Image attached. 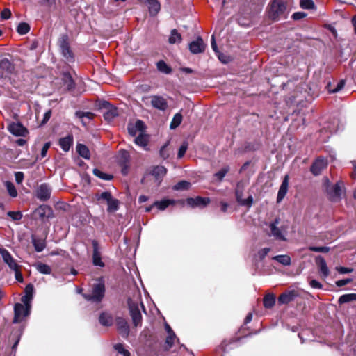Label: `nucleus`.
<instances>
[{
    "mask_svg": "<svg viewBox=\"0 0 356 356\" xmlns=\"http://www.w3.org/2000/svg\"><path fill=\"white\" fill-rule=\"evenodd\" d=\"M300 6L305 9L313 8L314 2L312 0H300Z\"/></svg>",
    "mask_w": 356,
    "mask_h": 356,
    "instance_id": "obj_54",
    "label": "nucleus"
},
{
    "mask_svg": "<svg viewBox=\"0 0 356 356\" xmlns=\"http://www.w3.org/2000/svg\"><path fill=\"white\" fill-rule=\"evenodd\" d=\"M229 166H225V167L222 168L218 172H216L214 174V177L218 180L222 181L223 179V178L225 177V176L226 175V174L229 172Z\"/></svg>",
    "mask_w": 356,
    "mask_h": 356,
    "instance_id": "obj_48",
    "label": "nucleus"
},
{
    "mask_svg": "<svg viewBox=\"0 0 356 356\" xmlns=\"http://www.w3.org/2000/svg\"><path fill=\"white\" fill-rule=\"evenodd\" d=\"M191 187V183L187 181H181L173 186V190L175 191H184L188 190Z\"/></svg>",
    "mask_w": 356,
    "mask_h": 356,
    "instance_id": "obj_42",
    "label": "nucleus"
},
{
    "mask_svg": "<svg viewBox=\"0 0 356 356\" xmlns=\"http://www.w3.org/2000/svg\"><path fill=\"white\" fill-rule=\"evenodd\" d=\"M76 151L78 154L85 159H89L90 154L88 147L83 144H78L76 146Z\"/></svg>",
    "mask_w": 356,
    "mask_h": 356,
    "instance_id": "obj_32",
    "label": "nucleus"
},
{
    "mask_svg": "<svg viewBox=\"0 0 356 356\" xmlns=\"http://www.w3.org/2000/svg\"><path fill=\"white\" fill-rule=\"evenodd\" d=\"M356 300V293H347L341 296L339 298V303L342 305Z\"/></svg>",
    "mask_w": 356,
    "mask_h": 356,
    "instance_id": "obj_35",
    "label": "nucleus"
},
{
    "mask_svg": "<svg viewBox=\"0 0 356 356\" xmlns=\"http://www.w3.org/2000/svg\"><path fill=\"white\" fill-rule=\"evenodd\" d=\"M46 210L50 211L51 209H50V207H49L48 206H46V205L40 206L38 209V211L40 216L42 217L45 215Z\"/></svg>",
    "mask_w": 356,
    "mask_h": 356,
    "instance_id": "obj_59",
    "label": "nucleus"
},
{
    "mask_svg": "<svg viewBox=\"0 0 356 356\" xmlns=\"http://www.w3.org/2000/svg\"><path fill=\"white\" fill-rule=\"evenodd\" d=\"M105 294V286L104 282H99L92 286L90 293H84L83 298L88 301L95 303L100 302Z\"/></svg>",
    "mask_w": 356,
    "mask_h": 356,
    "instance_id": "obj_4",
    "label": "nucleus"
},
{
    "mask_svg": "<svg viewBox=\"0 0 356 356\" xmlns=\"http://www.w3.org/2000/svg\"><path fill=\"white\" fill-rule=\"evenodd\" d=\"M8 129L10 134L16 136H24L27 133L26 129L19 122L9 124Z\"/></svg>",
    "mask_w": 356,
    "mask_h": 356,
    "instance_id": "obj_14",
    "label": "nucleus"
},
{
    "mask_svg": "<svg viewBox=\"0 0 356 356\" xmlns=\"http://www.w3.org/2000/svg\"><path fill=\"white\" fill-rule=\"evenodd\" d=\"M128 132L131 136H135L138 134L144 133L145 131V123L140 120H138L134 124H129Z\"/></svg>",
    "mask_w": 356,
    "mask_h": 356,
    "instance_id": "obj_12",
    "label": "nucleus"
},
{
    "mask_svg": "<svg viewBox=\"0 0 356 356\" xmlns=\"http://www.w3.org/2000/svg\"><path fill=\"white\" fill-rule=\"evenodd\" d=\"M99 321L103 326H111L113 325V318L111 314L102 312L99 317Z\"/></svg>",
    "mask_w": 356,
    "mask_h": 356,
    "instance_id": "obj_26",
    "label": "nucleus"
},
{
    "mask_svg": "<svg viewBox=\"0 0 356 356\" xmlns=\"http://www.w3.org/2000/svg\"><path fill=\"white\" fill-rule=\"evenodd\" d=\"M115 350L123 356H130V353L124 348V346L121 343H118L114 346Z\"/></svg>",
    "mask_w": 356,
    "mask_h": 356,
    "instance_id": "obj_49",
    "label": "nucleus"
},
{
    "mask_svg": "<svg viewBox=\"0 0 356 356\" xmlns=\"http://www.w3.org/2000/svg\"><path fill=\"white\" fill-rule=\"evenodd\" d=\"M188 142L184 141L182 143V144L181 145V146L179 148V151H178V154H177V157L179 159H181L184 156V154L188 149Z\"/></svg>",
    "mask_w": 356,
    "mask_h": 356,
    "instance_id": "obj_50",
    "label": "nucleus"
},
{
    "mask_svg": "<svg viewBox=\"0 0 356 356\" xmlns=\"http://www.w3.org/2000/svg\"><path fill=\"white\" fill-rule=\"evenodd\" d=\"M146 5L148 8L149 14L152 16L156 15L161 9L160 3L158 0H150Z\"/></svg>",
    "mask_w": 356,
    "mask_h": 356,
    "instance_id": "obj_27",
    "label": "nucleus"
},
{
    "mask_svg": "<svg viewBox=\"0 0 356 356\" xmlns=\"http://www.w3.org/2000/svg\"><path fill=\"white\" fill-rule=\"evenodd\" d=\"M75 115L77 118L81 120L82 124L84 126L86 125V122H85L84 118L91 120L94 117V114L91 112L76 111Z\"/></svg>",
    "mask_w": 356,
    "mask_h": 356,
    "instance_id": "obj_36",
    "label": "nucleus"
},
{
    "mask_svg": "<svg viewBox=\"0 0 356 356\" xmlns=\"http://www.w3.org/2000/svg\"><path fill=\"white\" fill-rule=\"evenodd\" d=\"M15 181L17 184H21L24 179V173L22 172H17L15 174Z\"/></svg>",
    "mask_w": 356,
    "mask_h": 356,
    "instance_id": "obj_63",
    "label": "nucleus"
},
{
    "mask_svg": "<svg viewBox=\"0 0 356 356\" xmlns=\"http://www.w3.org/2000/svg\"><path fill=\"white\" fill-rule=\"evenodd\" d=\"M352 282V279L347 278V279H343L340 280L336 282V285L339 287L343 286Z\"/></svg>",
    "mask_w": 356,
    "mask_h": 356,
    "instance_id": "obj_57",
    "label": "nucleus"
},
{
    "mask_svg": "<svg viewBox=\"0 0 356 356\" xmlns=\"http://www.w3.org/2000/svg\"><path fill=\"white\" fill-rule=\"evenodd\" d=\"M6 186L10 196H11L12 197H15L17 196V191L16 190L15 186L12 182L6 181Z\"/></svg>",
    "mask_w": 356,
    "mask_h": 356,
    "instance_id": "obj_47",
    "label": "nucleus"
},
{
    "mask_svg": "<svg viewBox=\"0 0 356 356\" xmlns=\"http://www.w3.org/2000/svg\"><path fill=\"white\" fill-rule=\"evenodd\" d=\"M92 264L95 266L104 267L105 264L102 261L100 246L97 241L92 240Z\"/></svg>",
    "mask_w": 356,
    "mask_h": 356,
    "instance_id": "obj_8",
    "label": "nucleus"
},
{
    "mask_svg": "<svg viewBox=\"0 0 356 356\" xmlns=\"http://www.w3.org/2000/svg\"><path fill=\"white\" fill-rule=\"evenodd\" d=\"M306 15L303 12H296L293 14L292 17L295 20H299L306 17Z\"/></svg>",
    "mask_w": 356,
    "mask_h": 356,
    "instance_id": "obj_60",
    "label": "nucleus"
},
{
    "mask_svg": "<svg viewBox=\"0 0 356 356\" xmlns=\"http://www.w3.org/2000/svg\"><path fill=\"white\" fill-rule=\"evenodd\" d=\"M58 42L63 56L69 62L73 61L74 56L69 45L68 36L67 35H63L59 39Z\"/></svg>",
    "mask_w": 356,
    "mask_h": 356,
    "instance_id": "obj_6",
    "label": "nucleus"
},
{
    "mask_svg": "<svg viewBox=\"0 0 356 356\" xmlns=\"http://www.w3.org/2000/svg\"><path fill=\"white\" fill-rule=\"evenodd\" d=\"M345 86V81L343 80H341L338 83L335 88L330 90V93H335L341 90Z\"/></svg>",
    "mask_w": 356,
    "mask_h": 356,
    "instance_id": "obj_56",
    "label": "nucleus"
},
{
    "mask_svg": "<svg viewBox=\"0 0 356 356\" xmlns=\"http://www.w3.org/2000/svg\"><path fill=\"white\" fill-rule=\"evenodd\" d=\"M15 70L14 65L6 58L0 60V79L8 77Z\"/></svg>",
    "mask_w": 356,
    "mask_h": 356,
    "instance_id": "obj_9",
    "label": "nucleus"
},
{
    "mask_svg": "<svg viewBox=\"0 0 356 356\" xmlns=\"http://www.w3.org/2000/svg\"><path fill=\"white\" fill-rule=\"evenodd\" d=\"M182 41L181 35L175 29H172L168 39L170 44H173L176 43H181Z\"/></svg>",
    "mask_w": 356,
    "mask_h": 356,
    "instance_id": "obj_29",
    "label": "nucleus"
},
{
    "mask_svg": "<svg viewBox=\"0 0 356 356\" xmlns=\"http://www.w3.org/2000/svg\"><path fill=\"white\" fill-rule=\"evenodd\" d=\"M175 341H179L175 334H168L165 342V349L169 350Z\"/></svg>",
    "mask_w": 356,
    "mask_h": 356,
    "instance_id": "obj_41",
    "label": "nucleus"
},
{
    "mask_svg": "<svg viewBox=\"0 0 356 356\" xmlns=\"http://www.w3.org/2000/svg\"><path fill=\"white\" fill-rule=\"evenodd\" d=\"M210 202L209 197H196L195 198L189 197L186 199V203L191 207H204Z\"/></svg>",
    "mask_w": 356,
    "mask_h": 356,
    "instance_id": "obj_15",
    "label": "nucleus"
},
{
    "mask_svg": "<svg viewBox=\"0 0 356 356\" xmlns=\"http://www.w3.org/2000/svg\"><path fill=\"white\" fill-rule=\"evenodd\" d=\"M270 251V248H264L260 250L259 251H258L257 254H255L254 259L258 261H262Z\"/></svg>",
    "mask_w": 356,
    "mask_h": 356,
    "instance_id": "obj_44",
    "label": "nucleus"
},
{
    "mask_svg": "<svg viewBox=\"0 0 356 356\" xmlns=\"http://www.w3.org/2000/svg\"><path fill=\"white\" fill-rule=\"evenodd\" d=\"M32 243L36 252H42L46 247V243L44 239L32 237Z\"/></svg>",
    "mask_w": 356,
    "mask_h": 356,
    "instance_id": "obj_28",
    "label": "nucleus"
},
{
    "mask_svg": "<svg viewBox=\"0 0 356 356\" xmlns=\"http://www.w3.org/2000/svg\"><path fill=\"white\" fill-rule=\"evenodd\" d=\"M316 263L318 267L320 273L324 277H327L330 274V270L325 259L322 256H318L316 258Z\"/></svg>",
    "mask_w": 356,
    "mask_h": 356,
    "instance_id": "obj_20",
    "label": "nucleus"
},
{
    "mask_svg": "<svg viewBox=\"0 0 356 356\" xmlns=\"http://www.w3.org/2000/svg\"><path fill=\"white\" fill-rule=\"evenodd\" d=\"M93 174L96 177H97L103 180H111L113 179V176L111 175L106 174L97 168L93 169Z\"/></svg>",
    "mask_w": 356,
    "mask_h": 356,
    "instance_id": "obj_45",
    "label": "nucleus"
},
{
    "mask_svg": "<svg viewBox=\"0 0 356 356\" xmlns=\"http://www.w3.org/2000/svg\"><path fill=\"white\" fill-rule=\"evenodd\" d=\"M166 172V168L161 165L155 166L152 170V175L155 177L158 184L161 183V179L165 175Z\"/></svg>",
    "mask_w": 356,
    "mask_h": 356,
    "instance_id": "obj_23",
    "label": "nucleus"
},
{
    "mask_svg": "<svg viewBox=\"0 0 356 356\" xmlns=\"http://www.w3.org/2000/svg\"><path fill=\"white\" fill-rule=\"evenodd\" d=\"M190 51L193 54H197L204 51L206 45L201 37L192 41L188 45Z\"/></svg>",
    "mask_w": 356,
    "mask_h": 356,
    "instance_id": "obj_13",
    "label": "nucleus"
},
{
    "mask_svg": "<svg viewBox=\"0 0 356 356\" xmlns=\"http://www.w3.org/2000/svg\"><path fill=\"white\" fill-rule=\"evenodd\" d=\"M134 143L142 147H145L147 145V138L144 133H140L134 139Z\"/></svg>",
    "mask_w": 356,
    "mask_h": 356,
    "instance_id": "obj_37",
    "label": "nucleus"
},
{
    "mask_svg": "<svg viewBox=\"0 0 356 356\" xmlns=\"http://www.w3.org/2000/svg\"><path fill=\"white\" fill-rule=\"evenodd\" d=\"M51 143L49 142L46 143L42 149L40 153V159L42 158H44L47 156V151L49 148L50 147Z\"/></svg>",
    "mask_w": 356,
    "mask_h": 356,
    "instance_id": "obj_55",
    "label": "nucleus"
},
{
    "mask_svg": "<svg viewBox=\"0 0 356 356\" xmlns=\"http://www.w3.org/2000/svg\"><path fill=\"white\" fill-rule=\"evenodd\" d=\"M0 254L2 256L4 262L8 264L11 270H16L19 267L18 264L16 263L8 250L5 249H0Z\"/></svg>",
    "mask_w": 356,
    "mask_h": 356,
    "instance_id": "obj_18",
    "label": "nucleus"
},
{
    "mask_svg": "<svg viewBox=\"0 0 356 356\" xmlns=\"http://www.w3.org/2000/svg\"><path fill=\"white\" fill-rule=\"evenodd\" d=\"M181 121H182V115L179 113H176L174 115V117L170 122V129H174L177 128L181 123Z\"/></svg>",
    "mask_w": 356,
    "mask_h": 356,
    "instance_id": "obj_43",
    "label": "nucleus"
},
{
    "mask_svg": "<svg viewBox=\"0 0 356 356\" xmlns=\"http://www.w3.org/2000/svg\"><path fill=\"white\" fill-rule=\"evenodd\" d=\"M7 215L13 220H20L22 218V213L20 211H8Z\"/></svg>",
    "mask_w": 356,
    "mask_h": 356,
    "instance_id": "obj_53",
    "label": "nucleus"
},
{
    "mask_svg": "<svg viewBox=\"0 0 356 356\" xmlns=\"http://www.w3.org/2000/svg\"><path fill=\"white\" fill-rule=\"evenodd\" d=\"M31 309H28L21 303H16L14 306L15 316L13 322L17 323L24 320V318L29 316Z\"/></svg>",
    "mask_w": 356,
    "mask_h": 356,
    "instance_id": "obj_7",
    "label": "nucleus"
},
{
    "mask_svg": "<svg viewBox=\"0 0 356 356\" xmlns=\"http://www.w3.org/2000/svg\"><path fill=\"white\" fill-rule=\"evenodd\" d=\"M63 81L68 90H70L72 88H74V81L70 74H68V73L63 74Z\"/></svg>",
    "mask_w": 356,
    "mask_h": 356,
    "instance_id": "obj_40",
    "label": "nucleus"
},
{
    "mask_svg": "<svg viewBox=\"0 0 356 356\" xmlns=\"http://www.w3.org/2000/svg\"><path fill=\"white\" fill-rule=\"evenodd\" d=\"M280 221V218H276L273 222L269 223L268 227L270 228V233L268 235L277 241H286L288 225H282L279 226Z\"/></svg>",
    "mask_w": 356,
    "mask_h": 356,
    "instance_id": "obj_3",
    "label": "nucleus"
},
{
    "mask_svg": "<svg viewBox=\"0 0 356 356\" xmlns=\"http://www.w3.org/2000/svg\"><path fill=\"white\" fill-rule=\"evenodd\" d=\"M272 259L286 266H290L291 264V257L286 254L276 255L273 257Z\"/></svg>",
    "mask_w": 356,
    "mask_h": 356,
    "instance_id": "obj_33",
    "label": "nucleus"
},
{
    "mask_svg": "<svg viewBox=\"0 0 356 356\" xmlns=\"http://www.w3.org/2000/svg\"><path fill=\"white\" fill-rule=\"evenodd\" d=\"M34 267L41 274L49 275L51 273V267L49 265L43 264L42 262H38L35 264Z\"/></svg>",
    "mask_w": 356,
    "mask_h": 356,
    "instance_id": "obj_30",
    "label": "nucleus"
},
{
    "mask_svg": "<svg viewBox=\"0 0 356 356\" xmlns=\"http://www.w3.org/2000/svg\"><path fill=\"white\" fill-rule=\"evenodd\" d=\"M127 303L133 323L135 327H137L140 325L142 322V315L139 307L141 306L143 309L145 310L143 303L141 301L140 293L138 290L135 289L133 298H129Z\"/></svg>",
    "mask_w": 356,
    "mask_h": 356,
    "instance_id": "obj_1",
    "label": "nucleus"
},
{
    "mask_svg": "<svg viewBox=\"0 0 356 356\" xmlns=\"http://www.w3.org/2000/svg\"><path fill=\"white\" fill-rule=\"evenodd\" d=\"M116 325L119 332L124 337H127L129 332V325L126 320L123 318L118 317L116 318Z\"/></svg>",
    "mask_w": 356,
    "mask_h": 356,
    "instance_id": "obj_21",
    "label": "nucleus"
},
{
    "mask_svg": "<svg viewBox=\"0 0 356 356\" xmlns=\"http://www.w3.org/2000/svg\"><path fill=\"white\" fill-rule=\"evenodd\" d=\"M33 285L31 284H28L25 288V295L26 296H31L33 297Z\"/></svg>",
    "mask_w": 356,
    "mask_h": 356,
    "instance_id": "obj_61",
    "label": "nucleus"
},
{
    "mask_svg": "<svg viewBox=\"0 0 356 356\" xmlns=\"http://www.w3.org/2000/svg\"><path fill=\"white\" fill-rule=\"evenodd\" d=\"M326 191L330 199L332 202H337L341 199V188L339 185V183H337L333 186H327Z\"/></svg>",
    "mask_w": 356,
    "mask_h": 356,
    "instance_id": "obj_11",
    "label": "nucleus"
},
{
    "mask_svg": "<svg viewBox=\"0 0 356 356\" xmlns=\"http://www.w3.org/2000/svg\"><path fill=\"white\" fill-rule=\"evenodd\" d=\"M288 0H272L269 16L273 20L285 19L287 17Z\"/></svg>",
    "mask_w": 356,
    "mask_h": 356,
    "instance_id": "obj_2",
    "label": "nucleus"
},
{
    "mask_svg": "<svg viewBox=\"0 0 356 356\" xmlns=\"http://www.w3.org/2000/svg\"><path fill=\"white\" fill-rule=\"evenodd\" d=\"M32 298H33V297H31L29 295V296L24 295L22 298V302H23L22 305L26 308H27L28 309H31V300H32Z\"/></svg>",
    "mask_w": 356,
    "mask_h": 356,
    "instance_id": "obj_51",
    "label": "nucleus"
},
{
    "mask_svg": "<svg viewBox=\"0 0 356 356\" xmlns=\"http://www.w3.org/2000/svg\"><path fill=\"white\" fill-rule=\"evenodd\" d=\"M175 203L174 200L165 199L161 201H156L154 205L158 208L160 211L165 210L168 206L172 205Z\"/></svg>",
    "mask_w": 356,
    "mask_h": 356,
    "instance_id": "obj_31",
    "label": "nucleus"
},
{
    "mask_svg": "<svg viewBox=\"0 0 356 356\" xmlns=\"http://www.w3.org/2000/svg\"><path fill=\"white\" fill-rule=\"evenodd\" d=\"M73 143V136L68 135L59 140V145L64 152H68Z\"/></svg>",
    "mask_w": 356,
    "mask_h": 356,
    "instance_id": "obj_25",
    "label": "nucleus"
},
{
    "mask_svg": "<svg viewBox=\"0 0 356 356\" xmlns=\"http://www.w3.org/2000/svg\"><path fill=\"white\" fill-rule=\"evenodd\" d=\"M30 31V26L25 22L19 24L17 28V31L20 35H25Z\"/></svg>",
    "mask_w": 356,
    "mask_h": 356,
    "instance_id": "obj_46",
    "label": "nucleus"
},
{
    "mask_svg": "<svg viewBox=\"0 0 356 356\" xmlns=\"http://www.w3.org/2000/svg\"><path fill=\"white\" fill-rule=\"evenodd\" d=\"M156 67L159 72L165 74H169L172 72V68L163 60L158 61L156 63Z\"/></svg>",
    "mask_w": 356,
    "mask_h": 356,
    "instance_id": "obj_34",
    "label": "nucleus"
},
{
    "mask_svg": "<svg viewBox=\"0 0 356 356\" xmlns=\"http://www.w3.org/2000/svg\"><path fill=\"white\" fill-rule=\"evenodd\" d=\"M327 161L323 158L317 159L311 166V172L314 175H318L327 167Z\"/></svg>",
    "mask_w": 356,
    "mask_h": 356,
    "instance_id": "obj_17",
    "label": "nucleus"
},
{
    "mask_svg": "<svg viewBox=\"0 0 356 356\" xmlns=\"http://www.w3.org/2000/svg\"><path fill=\"white\" fill-rule=\"evenodd\" d=\"M151 104L154 108L161 111H165L168 107V103L165 99L159 95L151 97Z\"/></svg>",
    "mask_w": 356,
    "mask_h": 356,
    "instance_id": "obj_16",
    "label": "nucleus"
},
{
    "mask_svg": "<svg viewBox=\"0 0 356 356\" xmlns=\"http://www.w3.org/2000/svg\"><path fill=\"white\" fill-rule=\"evenodd\" d=\"M275 303V296L273 294H268L264 298V306L266 308H271Z\"/></svg>",
    "mask_w": 356,
    "mask_h": 356,
    "instance_id": "obj_39",
    "label": "nucleus"
},
{
    "mask_svg": "<svg viewBox=\"0 0 356 356\" xmlns=\"http://www.w3.org/2000/svg\"><path fill=\"white\" fill-rule=\"evenodd\" d=\"M310 286L316 289H321L323 287V285L316 280H312L309 282Z\"/></svg>",
    "mask_w": 356,
    "mask_h": 356,
    "instance_id": "obj_58",
    "label": "nucleus"
},
{
    "mask_svg": "<svg viewBox=\"0 0 356 356\" xmlns=\"http://www.w3.org/2000/svg\"><path fill=\"white\" fill-rule=\"evenodd\" d=\"M289 188V175H285L284 179L280 186L277 197V202L280 203L282 201L286 194L287 193Z\"/></svg>",
    "mask_w": 356,
    "mask_h": 356,
    "instance_id": "obj_19",
    "label": "nucleus"
},
{
    "mask_svg": "<svg viewBox=\"0 0 356 356\" xmlns=\"http://www.w3.org/2000/svg\"><path fill=\"white\" fill-rule=\"evenodd\" d=\"M1 18L3 19H8L11 16V12L9 9H4L1 13Z\"/></svg>",
    "mask_w": 356,
    "mask_h": 356,
    "instance_id": "obj_64",
    "label": "nucleus"
},
{
    "mask_svg": "<svg viewBox=\"0 0 356 356\" xmlns=\"http://www.w3.org/2000/svg\"><path fill=\"white\" fill-rule=\"evenodd\" d=\"M236 198L238 203L241 206H246L250 207L253 204V198L250 195L248 198H243V192L239 190L236 191Z\"/></svg>",
    "mask_w": 356,
    "mask_h": 356,
    "instance_id": "obj_22",
    "label": "nucleus"
},
{
    "mask_svg": "<svg viewBox=\"0 0 356 356\" xmlns=\"http://www.w3.org/2000/svg\"><path fill=\"white\" fill-rule=\"evenodd\" d=\"M97 200H104L108 204L107 211L109 213H113L118 210L120 201L118 199L114 198L111 192L104 191L100 194L96 195Z\"/></svg>",
    "mask_w": 356,
    "mask_h": 356,
    "instance_id": "obj_5",
    "label": "nucleus"
},
{
    "mask_svg": "<svg viewBox=\"0 0 356 356\" xmlns=\"http://www.w3.org/2000/svg\"><path fill=\"white\" fill-rule=\"evenodd\" d=\"M296 296L294 291H291L282 293L278 298V302L280 305L288 304L293 301Z\"/></svg>",
    "mask_w": 356,
    "mask_h": 356,
    "instance_id": "obj_24",
    "label": "nucleus"
},
{
    "mask_svg": "<svg viewBox=\"0 0 356 356\" xmlns=\"http://www.w3.org/2000/svg\"><path fill=\"white\" fill-rule=\"evenodd\" d=\"M166 148L167 145H164L160 149V155L164 159L168 158L169 156V154L167 152Z\"/></svg>",
    "mask_w": 356,
    "mask_h": 356,
    "instance_id": "obj_62",
    "label": "nucleus"
},
{
    "mask_svg": "<svg viewBox=\"0 0 356 356\" xmlns=\"http://www.w3.org/2000/svg\"><path fill=\"white\" fill-rule=\"evenodd\" d=\"M118 115V112L116 108L111 107L107 111L104 113V118L107 121H111L116 116Z\"/></svg>",
    "mask_w": 356,
    "mask_h": 356,
    "instance_id": "obj_38",
    "label": "nucleus"
},
{
    "mask_svg": "<svg viewBox=\"0 0 356 356\" xmlns=\"http://www.w3.org/2000/svg\"><path fill=\"white\" fill-rule=\"evenodd\" d=\"M51 189L47 184H40L36 190V197L41 201H47L50 198Z\"/></svg>",
    "mask_w": 356,
    "mask_h": 356,
    "instance_id": "obj_10",
    "label": "nucleus"
},
{
    "mask_svg": "<svg viewBox=\"0 0 356 356\" xmlns=\"http://www.w3.org/2000/svg\"><path fill=\"white\" fill-rule=\"evenodd\" d=\"M309 250L315 252H328L330 251V248L327 246H321V247H316V246H309Z\"/></svg>",
    "mask_w": 356,
    "mask_h": 356,
    "instance_id": "obj_52",
    "label": "nucleus"
}]
</instances>
